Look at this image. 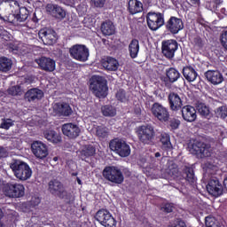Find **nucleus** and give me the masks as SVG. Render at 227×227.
Masks as SVG:
<instances>
[{"instance_id": "58", "label": "nucleus", "mask_w": 227, "mask_h": 227, "mask_svg": "<svg viewBox=\"0 0 227 227\" xmlns=\"http://www.w3.org/2000/svg\"><path fill=\"white\" fill-rule=\"evenodd\" d=\"M223 186L227 191V177L223 180Z\"/></svg>"}, {"instance_id": "62", "label": "nucleus", "mask_w": 227, "mask_h": 227, "mask_svg": "<svg viewBox=\"0 0 227 227\" xmlns=\"http://www.w3.org/2000/svg\"><path fill=\"white\" fill-rule=\"evenodd\" d=\"M53 160H58V157H54V158H53Z\"/></svg>"}, {"instance_id": "39", "label": "nucleus", "mask_w": 227, "mask_h": 227, "mask_svg": "<svg viewBox=\"0 0 227 227\" xmlns=\"http://www.w3.org/2000/svg\"><path fill=\"white\" fill-rule=\"evenodd\" d=\"M96 136L101 139L107 137L109 136V129L106 126H98L96 128Z\"/></svg>"}, {"instance_id": "51", "label": "nucleus", "mask_w": 227, "mask_h": 227, "mask_svg": "<svg viewBox=\"0 0 227 227\" xmlns=\"http://www.w3.org/2000/svg\"><path fill=\"white\" fill-rule=\"evenodd\" d=\"M92 4L97 8H102L106 4V0H90Z\"/></svg>"}, {"instance_id": "27", "label": "nucleus", "mask_w": 227, "mask_h": 227, "mask_svg": "<svg viewBox=\"0 0 227 227\" xmlns=\"http://www.w3.org/2000/svg\"><path fill=\"white\" fill-rule=\"evenodd\" d=\"M43 136L45 139H47V141L54 143L55 145H57V143H61V136L52 129L44 130L43 132Z\"/></svg>"}, {"instance_id": "2", "label": "nucleus", "mask_w": 227, "mask_h": 227, "mask_svg": "<svg viewBox=\"0 0 227 227\" xmlns=\"http://www.w3.org/2000/svg\"><path fill=\"white\" fill-rule=\"evenodd\" d=\"M10 168L13 171L16 178L21 182L29 180V178H31V175H33V170H31L29 165L24 161L15 160L11 164Z\"/></svg>"}, {"instance_id": "18", "label": "nucleus", "mask_w": 227, "mask_h": 227, "mask_svg": "<svg viewBox=\"0 0 227 227\" xmlns=\"http://www.w3.org/2000/svg\"><path fill=\"white\" fill-rule=\"evenodd\" d=\"M41 70L44 72H54L56 70V61L51 58L41 57L35 60Z\"/></svg>"}, {"instance_id": "60", "label": "nucleus", "mask_w": 227, "mask_h": 227, "mask_svg": "<svg viewBox=\"0 0 227 227\" xmlns=\"http://www.w3.org/2000/svg\"><path fill=\"white\" fill-rule=\"evenodd\" d=\"M155 157H160V153H155Z\"/></svg>"}, {"instance_id": "5", "label": "nucleus", "mask_w": 227, "mask_h": 227, "mask_svg": "<svg viewBox=\"0 0 227 227\" xmlns=\"http://www.w3.org/2000/svg\"><path fill=\"white\" fill-rule=\"evenodd\" d=\"M110 150L115 152L120 157H129L130 155V146L124 140L115 138L110 141Z\"/></svg>"}, {"instance_id": "54", "label": "nucleus", "mask_w": 227, "mask_h": 227, "mask_svg": "<svg viewBox=\"0 0 227 227\" xmlns=\"http://www.w3.org/2000/svg\"><path fill=\"white\" fill-rule=\"evenodd\" d=\"M6 150H4L3 147H0V157H6Z\"/></svg>"}, {"instance_id": "42", "label": "nucleus", "mask_w": 227, "mask_h": 227, "mask_svg": "<svg viewBox=\"0 0 227 227\" xmlns=\"http://www.w3.org/2000/svg\"><path fill=\"white\" fill-rule=\"evenodd\" d=\"M207 227H221V223L213 216H207L205 220Z\"/></svg>"}, {"instance_id": "35", "label": "nucleus", "mask_w": 227, "mask_h": 227, "mask_svg": "<svg viewBox=\"0 0 227 227\" xmlns=\"http://www.w3.org/2000/svg\"><path fill=\"white\" fill-rule=\"evenodd\" d=\"M204 170L206 176H214V175H217V171H219V167L207 161L204 164Z\"/></svg>"}, {"instance_id": "32", "label": "nucleus", "mask_w": 227, "mask_h": 227, "mask_svg": "<svg viewBox=\"0 0 227 227\" xmlns=\"http://www.w3.org/2000/svg\"><path fill=\"white\" fill-rule=\"evenodd\" d=\"M103 67L106 70L116 71L118 70V60L113 58H107L106 60L102 62Z\"/></svg>"}, {"instance_id": "12", "label": "nucleus", "mask_w": 227, "mask_h": 227, "mask_svg": "<svg viewBox=\"0 0 227 227\" xmlns=\"http://www.w3.org/2000/svg\"><path fill=\"white\" fill-rule=\"evenodd\" d=\"M11 6H12V17H14L18 22H25V20H27L29 11H27L26 7L20 8L16 2H12Z\"/></svg>"}, {"instance_id": "28", "label": "nucleus", "mask_w": 227, "mask_h": 227, "mask_svg": "<svg viewBox=\"0 0 227 227\" xmlns=\"http://www.w3.org/2000/svg\"><path fill=\"white\" fill-rule=\"evenodd\" d=\"M54 110L58 111L62 116H70L72 114V107L67 103H56L54 105Z\"/></svg>"}, {"instance_id": "8", "label": "nucleus", "mask_w": 227, "mask_h": 227, "mask_svg": "<svg viewBox=\"0 0 227 227\" xmlns=\"http://www.w3.org/2000/svg\"><path fill=\"white\" fill-rule=\"evenodd\" d=\"M95 219L98 220L102 226L105 227H116V220L109 211L106 209H100L97 212Z\"/></svg>"}, {"instance_id": "52", "label": "nucleus", "mask_w": 227, "mask_h": 227, "mask_svg": "<svg viewBox=\"0 0 227 227\" xmlns=\"http://www.w3.org/2000/svg\"><path fill=\"white\" fill-rule=\"evenodd\" d=\"M170 127L171 129H177L178 127H180V121L176 120V119H172L170 121Z\"/></svg>"}, {"instance_id": "37", "label": "nucleus", "mask_w": 227, "mask_h": 227, "mask_svg": "<svg viewBox=\"0 0 227 227\" xmlns=\"http://www.w3.org/2000/svg\"><path fill=\"white\" fill-rule=\"evenodd\" d=\"M93 155H95V148L93 146H87L80 152L82 160L88 159V157H93Z\"/></svg>"}, {"instance_id": "49", "label": "nucleus", "mask_w": 227, "mask_h": 227, "mask_svg": "<svg viewBox=\"0 0 227 227\" xmlns=\"http://www.w3.org/2000/svg\"><path fill=\"white\" fill-rule=\"evenodd\" d=\"M221 43L223 47L227 50V31L223 32L221 35Z\"/></svg>"}, {"instance_id": "46", "label": "nucleus", "mask_w": 227, "mask_h": 227, "mask_svg": "<svg viewBox=\"0 0 227 227\" xmlns=\"http://www.w3.org/2000/svg\"><path fill=\"white\" fill-rule=\"evenodd\" d=\"M215 113L218 118L224 119L227 116V107L224 106H220L215 111Z\"/></svg>"}, {"instance_id": "6", "label": "nucleus", "mask_w": 227, "mask_h": 227, "mask_svg": "<svg viewBox=\"0 0 227 227\" xmlns=\"http://www.w3.org/2000/svg\"><path fill=\"white\" fill-rule=\"evenodd\" d=\"M26 188L21 184H6L4 185L3 192L7 198H22Z\"/></svg>"}, {"instance_id": "23", "label": "nucleus", "mask_w": 227, "mask_h": 227, "mask_svg": "<svg viewBox=\"0 0 227 227\" xmlns=\"http://www.w3.org/2000/svg\"><path fill=\"white\" fill-rule=\"evenodd\" d=\"M43 98V91L40 89H30L25 93V100L27 102H35Z\"/></svg>"}, {"instance_id": "61", "label": "nucleus", "mask_w": 227, "mask_h": 227, "mask_svg": "<svg viewBox=\"0 0 227 227\" xmlns=\"http://www.w3.org/2000/svg\"><path fill=\"white\" fill-rule=\"evenodd\" d=\"M77 183L81 185V184H82L81 179L77 178Z\"/></svg>"}, {"instance_id": "56", "label": "nucleus", "mask_w": 227, "mask_h": 227, "mask_svg": "<svg viewBox=\"0 0 227 227\" xmlns=\"http://www.w3.org/2000/svg\"><path fill=\"white\" fill-rule=\"evenodd\" d=\"M135 113H136V114H141V108L140 107H136L135 108Z\"/></svg>"}, {"instance_id": "16", "label": "nucleus", "mask_w": 227, "mask_h": 227, "mask_svg": "<svg viewBox=\"0 0 227 227\" xmlns=\"http://www.w3.org/2000/svg\"><path fill=\"white\" fill-rule=\"evenodd\" d=\"M62 132L69 139H75L79 137L81 129L74 123H66L62 125Z\"/></svg>"}, {"instance_id": "64", "label": "nucleus", "mask_w": 227, "mask_h": 227, "mask_svg": "<svg viewBox=\"0 0 227 227\" xmlns=\"http://www.w3.org/2000/svg\"><path fill=\"white\" fill-rule=\"evenodd\" d=\"M74 176L77 175V174H73Z\"/></svg>"}, {"instance_id": "43", "label": "nucleus", "mask_w": 227, "mask_h": 227, "mask_svg": "<svg viewBox=\"0 0 227 227\" xmlns=\"http://www.w3.org/2000/svg\"><path fill=\"white\" fill-rule=\"evenodd\" d=\"M7 92L9 95H12V97H17L19 95H22V89H20V86L16 85L9 88Z\"/></svg>"}, {"instance_id": "45", "label": "nucleus", "mask_w": 227, "mask_h": 227, "mask_svg": "<svg viewBox=\"0 0 227 227\" xmlns=\"http://www.w3.org/2000/svg\"><path fill=\"white\" fill-rule=\"evenodd\" d=\"M163 148L171 149V142L169 141V135H162L160 138Z\"/></svg>"}, {"instance_id": "57", "label": "nucleus", "mask_w": 227, "mask_h": 227, "mask_svg": "<svg viewBox=\"0 0 227 227\" xmlns=\"http://www.w3.org/2000/svg\"><path fill=\"white\" fill-rule=\"evenodd\" d=\"M3 217V210L0 208V219ZM0 227H4V225L0 222Z\"/></svg>"}, {"instance_id": "33", "label": "nucleus", "mask_w": 227, "mask_h": 227, "mask_svg": "<svg viewBox=\"0 0 227 227\" xmlns=\"http://www.w3.org/2000/svg\"><path fill=\"white\" fill-rule=\"evenodd\" d=\"M184 175L186 182L190 183L191 185L197 180L196 176L194 175V169L191 167H185L184 168Z\"/></svg>"}, {"instance_id": "29", "label": "nucleus", "mask_w": 227, "mask_h": 227, "mask_svg": "<svg viewBox=\"0 0 227 227\" xmlns=\"http://www.w3.org/2000/svg\"><path fill=\"white\" fill-rule=\"evenodd\" d=\"M129 12L131 15H136V13H141V12H143V3L137 0H129Z\"/></svg>"}, {"instance_id": "50", "label": "nucleus", "mask_w": 227, "mask_h": 227, "mask_svg": "<svg viewBox=\"0 0 227 227\" xmlns=\"http://www.w3.org/2000/svg\"><path fill=\"white\" fill-rule=\"evenodd\" d=\"M161 210L166 214H169L173 212V206L172 204H165L163 207H161Z\"/></svg>"}, {"instance_id": "63", "label": "nucleus", "mask_w": 227, "mask_h": 227, "mask_svg": "<svg viewBox=\"0 0 227 227\" xmlns=\"http://www.w3.org/2000/svg\"><path fill=\"white\" fill-rule=\"evenodd\" d=\"M210 1H213V3H215V1H217V0H210Z\"/></svg>"}, {"instance_id": "13", "label": "nucleus", "mask_w": 227, "mask_h": 227, "mask_svg": "<svg viewBox=\"0 0 227 227\" xmlns=\"http://www.w3.org/2000/svg\"><path fill=\"white\" fill-rule=\"evenodd\" d=\"M207 190L212 196H221L223 194V184L217 177L211 176L207 185Z\"/></svg>"}, {"instance_id": "14", "label": "nucleus", "mask_w": 227, "mask_h": 227, "mask_svg": "<svg viewBox=\"0 0 227 227\" xmlns=\"http://www.w3.org/2000/svg\"><path fill=\"white\" fill-rule=\"evenodd\" d=\"M39 38L42 39V42L44 45H54L58 40L56 32L51 29H41L38 33Z\"/></svg>"}, {"instance_id": "15", "label": "nucleus", "mask_w": 227, "mask_h": 227, "mask_svg": "<svg viewBox=\"0 0 227 227\" xmlns=\"http://www.w3.org/2000/svg\"><path fill=\"white\" fill-rule=\"evenodd\" d=\"M162 54L171 59L174 58L175 52H176V49H178V43L175 40H168L162 43Z\"/></svg>"}, {"instance_id": "24", "label": "nucleus", "mask_w": 227, "mask_h": 227, "mask_svg": "<svg viewBox=\"0 0 227 227\" xmlns=\"http://www.w3.org/2000/svg\"><path fill=\"white\" fill-rule=\"evenodd\" d=\"M182 116L184 121H196L197 114L194 106H185L182 108Z\"/></svg>"}, {"instance_id": "22", "label": "nucleus", "mask_w": 227, "mask_h": 227, "mask_svg": "<svg viewBox=\"0 0 227 227\" xmlns=\"http://www.w3.org/2000/svg\"><path fill=\"white\" fill-rule=\"evenodd\" d=\"M180 172L178 171V166L173 162L169 161L168 168L160 176V178H178Z\"/></svg>"}, {"instance_id": "34", "label": "nucleus", "mask_w": 227, "mask_h": 227, "mask_svg": "<svg viewBox=\"0 0 227 227\" xmlns=\"http://www.w3.org/2000/svg\"><path fill=\"white\" fill-rule=\"evenodd\" d=\"M129 56L130 58H137L139 52V41L137 39H133L129 45Z\"/></svg>"}, {"instance_id": "47", "label": "nucleus", "mask_w": 227, "mask_h": 227, "mask_svg": "<svg viewBox=\"0 0 227 227\" xmlns=\"http://www.w3.org/2000/svg\"><path fill=\"white\" fill-rule=\"evenodd\" d=\"M13 126V121L12 119H3L2 123L0 125L1 129H5V130H8L10 127Z\"/></svg>"}, {"instance_id": "55", "label": "nucleus", "mask_w": 227, "mask_h": 227, "mask_svg": "<svg viewBox=\"0 0 227 227\" xmlns=\"http://www.w3.org/2000/svg\"><path fill=\"white\" fill-rule=\"evenodd\" d=\"M67 196L69 198V200H67V203H69V204L74 203L75 198L74 196L70 195V194L67 195Z\"/></svg>"}, {"instance_id": "48", "label": "nucleus", "mask_w": 227, "mask_h": 227, "mask_svg": "<svg viewBox=\"0 0 227 227\" xmlns=\"http://www.w3.org/2000/svg\"><path fill=\"white\" fill-rule=\"evenodd\" d=\"M192 43L195 47H198V49H201L205 45V43L200 36L194 37Z\"/></svg>"}, {"instance_id": "41", "label": "nucleus", "mask_w": 227, "mask_h": 227, "mask_svg": "<svg viewBox=\"0 0 227 227\" xmlns=\"http://www.w3.org/2000/svg\"><path fill=\"white\" fill-rule=\"evenodd\" d=\"M101 113L104 116H116V108L112 106H104L101 107Z\"/></svg>"}, {"instance_id": "19", "label": "nucleus", "mask_w": 227, "mask_h": 227, "mask_svg": "<svg viewBox=\"0 0 227 227\" xmlns=\"http://www.w3.org/2000/svg\"><path fill=\"white\" fill-rule=\"evenodd\" d=\"M48 186L49 192H51V194L53 196L61 198V196L65 193V186H63V184H61V182H59L58 179L51 180Z\"/></svg>"}, {"instance_id": "25", "label": "nucleus", "mask_w": 227, "mask_h": 227, "mask_svg": "<svg viewBox=\"0 0 227 227\" xmlns=\"http://www.w3.org/2000/svg\"><path fill=\"white\" fill-rule=\"evenodd\" d=\"M205 75L207 81L211 82V84H221V82L224 81L223 74L217 70H208L206 72Z\"/></svg>"}, {"instance_id": "30", "label": "nucleus", "mask_w": 227, "mask_h": 227, "mask_svg": "<svg viewBox=\"0 0 227 227\" xmlns=\"http://www.w3.org/2000/svg\"><path fill=\"white\" fill-rule=\"evenodd\" d=\"M101 31L105 36H111V35H114L116 28L114 27L113 21L108 20L102 23Z\"/></svg>"}, {"instance_id": "40", "label": "nucleus", "mask_w": 227, "mask_h": 227, "mask_svg": "<svg viewBox=\"0 0 227 227\" xmlns=\"http://www.w3.org/2000/svg\"><path fill=\"white\" fill-rule=\"evenodd\" d=\"M167 77L170 82H176V81H178L180 78V73H178L175 68H169L167 71Z\"/></svg>"}, {"instance_id": "31", "label": "nucleus", "mask_w": 227, "mask_h": 227, "mask_svg": "<svg viewBox=\"0 0 227 227\" xmlns=\"http://www.w3.org/2000/svg\"><path fill=\"white\" fill-rule=\"evenodd\" d=\"M183 75L188 81L189 82H192L196 81V78L198 77V73H196V70L191 67H186L183 68Z\"/></svg>"}, {"instance_id": "20", "label": "nucleus", "mask_w": 227, "mask_h": 227, "mask_svg": "<svg viewBox=\"0 0 227 227\" xmlns=\"http://www.w3.org/2000/svg\"><path fill=\"white\" fill-rule=\"evenodd\" d=\"M166 27L172 35H176L178 31L184 29V21L176 17H171L167 22Z\"/></svg>"}, {"instance_id": "59", "label": "nucleus", "mask_w": 227, "mask_h": 227, "mask_svg": "<svg viewBox=\"0 0 227 227\" xmlns=\"http://www.w3.org/2000/svg\"><path fill=\"white\" fill-rule=\"evenodd\" d=\"M195 4H198L200 3V0H192Z\"/></svg>"}, {"instance_id": "17", "label": "nucleus", "mask_w": 227, "mask_h": 227, "mask_svg": "<svg viewBox=\"0 0 227 227\" xmlns=\"http://www.w3.org/2000/svg\"><path fill=\"white\" fill-rule=\"evenodd\" d=\"M31 149L34 155H35L37 159H45V157L49 155L47 145L40 141L34 142L31 145Z\"/></svg>"}, {"instance_id": "38", "label": "nucleus", "mask_w": 227, "mask_h": 227, "mask_svg": "<svg viewBox=\"0 0 227 227\" xmlns=\"http://www.w3.org/2000/svg\"><path fill=\"white\" fill-rule=\"evenodd\" d=\"M197 111L205 118H208V116H210V109L203 103H198Z\"/></svg>"}, {"instance_id": "21", "label": "nucleus", "mask_w": 227, "mask_h": 227, "mask_svg": "<svg viewBox=\"0 0 227 227\" xmlns=\"http://www.w3.org/2000/svg\"><path fill=\"white\" fill-rule=\"evenodd\" d=\"M46 12L47 13L51 15V17H55V19L63 20L65 19V17H67V12H65V10H63V8H61L58 4H48L46 5Z\"/></svg>"}, {"instance_id": "4", "label": "nucleus", "mask_w": 227, "mask_h": 227, "mask_svg": "<svg viewBox=\"0 0 227 227\" xmlns=\"http://www.w3.org/2000/svg\"><path fill=\"white\" fill-rule=\"evenodd\" d=\"M103 176L112 184H123V173L118 167H106L103 170Z\"/></svg>"}, {"instance_id": "11", "label": "nucleus", "mask_w": 227, "mask_h": 227, "mask_svg": "<svg viewBox=\"0 0 227 227\" xmlns=\"http://www.w3.org/2000/svg\"><path fill=\"white\" fill-rule=\"evenodd\" d=\"M147 26L152 31H157L159 27L164 26V15L162 13L148 12Z\"/></svg>"}, {"instance_id": "44", "label": "nucleus", "mask_w": 227, "mask_h": 227, "mask_svg": "<svg viewBox=\"0 0 227 227\" xmlns=\"http://www.w3.org/2000/svg\"><path fill=\"white\" fill-rule=\"evenodd\" d=\"M116 98L120 102H127L129 100V94L123 90H119L116 93Z\"/></svg>"}, {"instance_id": "10", "label": "nucleus", "mask_w": 227, "mask_h": 227, "mask_svg": "<svg viewBox=\"0 0 227 227\" xmlns=\"http://www.w3.org/2000/svg\"><path fill=\"white\" fill-rule=\"evenodd\" d=\"M151 113L156 120H159V121H169V112L168 111V108L159 103H154L152 106Z\"/></svg>"}, {"instance_id": "7", "label": "nucleus", "mask_w": 227, "mask_h": 227, "mask_svg": "<svg viewBox=\"0 0 227 227\" xmlns=\"http://www.w3.org/2000/svg\"><path fill=\"white\" fill-rule=\"evenodd\" d=\"M137 136L140 143L150 145L155 137V130L151 125H144L138 128Z\"/></svg>"}, {"instance_id": "26", "label": "nucleus", "mask_w": 227, "mask_h": 227, "mask_svg": "<svg viewBox=\"0 0 227 227\" xmlns=\"http://www.w3.org/2000/svg\"><path fill=\"white\" fill-rule=\"evenodd\" d=\"M168 102H169L170 109L172 111H178L182 109V106H184L182 102V98H180V96L175 92H171L168 95Z\"/></svg>"}, {"instance_id": "53", "label": "nucleus", "mask_w": 227, "mask_h": 227, "mask_svg": "<svg viewBox=\"0 0 227 227\" xmlns=\"http://www.w3.org/2000/svg\"><path fill=\"white\" fill-rule=\"evenodd\" d=\"M30 205L32 207H38V205H40V198H38V197H32V199L30 200Z\"/></svg>"}, {"instance_id": "36", "label": "nucleus", "mask_w": 227, "mask_h": 227, "mask_svg": "<svg viewBox=\"0 0 227 227\" xmlns=\"http://www.w3.org/2000/svg\"><path fill=\"white\" fill-rule=\"evenodd\" d=\"M12 65L13 63L12 62V59L2 57L0 58V71L1 72H9V70H12Z\"/></svg>"}, {"instance_id": "3", "label": "nucleus", "mask_w": 227, "mask_h": 227, "mask_svg": "<svg viewBox=\"0 0 227 227\" xmlns=\"http://www.w3.org/2000/svg\"><path fill=\"white\" fill-rule=\"evenodd\" d=\"M188 150L192 155H197L199 159H204V157H210L212 155L210 145L198 140L191 141L188 144Z\"/></svg>"}, {"instance_id": "1", "label": "nucleus", "mask_w": 227, "mask_h": 227, "mask_svg": "<svg viewBox=\"0 0 227 227\" xmlns=\"http://www.w3.org/2000/svg\"><path fill=\"white\" fill-rule=\"evenodd\" d=\"M90 90L98 98L107 97V80L103 76L93 75L90 78Z\"/></svg>"}, {"instance_id": "9", "label": "nucleus", "mask_w": 227, "mask_h": 227, "mask_svg": "<svg viewBox=\"0 0 227 227\" xmlns=\"http://www.w3.org/2000/svg\"><path fill=\"white\" fill-rule=\"evenodd\" d=\"M71 58L78 61H87L90 51L82 44H75L69 49Z\"/></svg>"}]
</instances>
